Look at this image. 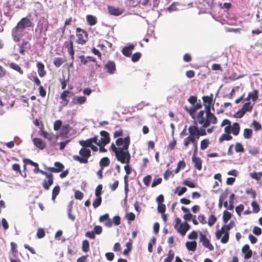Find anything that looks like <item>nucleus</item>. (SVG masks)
<instances>
[{"mask_svg":"<svg viewBox=\"0 0 262 262\" xmlns=\"http://www.w3.org/2000/svg\"><path fill=\"white\" fill-rule=\"evenodd\" d=\"M116 147L114 143L111 145V148L115 154L117 160L123 164H129L130 155L128 151L130 139L128 136L124 138H119L116 141Z\"/></svg>","mask_w":262,"mask_h":262,"instance_id":"obj_1","label":"nucleus"},{"mask_svg":"<svg viewBox=\"0 0 262 262\" xmlns=\"http://www.w3.org/2000/svg\"><path fill=\"white\" fill-rule=\"evenodd\" d=\"M32 26V22L27 17H24L12 30V35L15 41H18L24 35L25 29Z\"/></svg>","mask_w":262,"mask_h":262,"instance_id":"obj_2","label":"nucleus"},{"mask_svg":"<svg viewBox=\"0 0 262 262\" xmlns=\"http://www.w3.org/2000/svg\"><path fill=\"white\" fill-rule=\"evenodd\" d=\"M80 156L74 155L73 158L74 160L78 161L80 163L86 164L88 162V159L91 156V149L86 147H83L79 150Z\"/></svg>","mask_w":262,"mask_h":262,"instance_id":"obj_3","label":"nucleus"},{"mask_svg":"<svg viewBox=\"0 0 262 262\" xmlns=\"http://www.w3.org/2000/svg\"><path fill=\"white\" fill-rule=\"evenodd\" d=\"M77 42L78 44L84 45L88 39V33L80 28H76Z\"/></svg>","mask_w":262,"mask_h":262,"instance_id":"obj_4","label":"nucleus"},{"mask_svg":"<svg viewBox=\"0 0 262 262\" xmlns=\"http://www.w3.org/2000/svg\"><path fill=\"white\" fill-rule=\"evenodd\" d=\"M206 112V119L205 120V122L203 123L204 124V126L208 127L211 123L212 124H216L217 122V119L215 115L211 112V111H207Z\"/></svg>","mask_w":262,"mask_h":262,"instance_id":"obj_5","label":"nucleus"},{"mask_svg":"<svg viewBox=\"0 0 262 262\" xmlns=\"http://www.w3.org/2000/svg\"><path fill=\"white\" fill-rule=\"evenodd\" d=\"M234 223L231 221L228 224H225L221 229L218 230L215 234L216 238L218 239H220L224 232L227 231L229 232V230L233 227Z\"/></svg>","mask_w":262,"mask_h":262,"instance_id":"obj_6","label":"nucleus"},{"mask_svg":"<svg viewBox=\"0 0 262 262\" xmlns=\"http://www.w3.org/2000/svg\"><path fill=\"white\" fill-rule=\"evenodd\" d=\"M200 241L203 246L207 248L209 251H212L214 247L210 243L209 240L206 237V235L202 233H200Z\"/></svg>","mask_w":262,"mask_h":262,"instance_id":"obj_7","label":"nucleus"},{"mask_svg":"<svg viewBox=\"0 0 262 262\" xmlns=\"http://www.w3.org/2000/svg\"><path fill=\"white\" fill-rule=\"evenodd\" d=\"M97 137H94L86 140H80L79 141V143L82 146L90 148L93 143H95V144L97 143Z\"/></svg>","mask_w":262,"mask_h":262,"instance_id":"obj_8","label":"nucleus"},{"mask_svg":"<svg viewBox=\"0 0 262 262\" xmlns=\"http://www.w3.org/2000/svg\"><path fill=\"white\" fill-rule=\"evenodd\" d=\"M107 10L109 14L114 16H119L124 12L123 9L112 6H107Z\"/></svg>","mask_w":262,"mask_h":262,"instance_id":"obj_9","label":"nucleus"},{"mask_svg":"<svg viewBox=\"0 0 262 262\" xmlns=\"http://www.w3.org/2000/svg\"><path fill=\"white\" fill-rule=\"evenodd\" d=\"M188 133H191L192 137L195 142H198V140L200 137L201 136L198 132V126L196 125H191L188 127Z\"/></svg>","mask_w":262,"mask_h":262,"instance_id":"obj_10","label":"nucleus"},{"mask_svg":"<svg viewBox=\"0 0 262 262\" xmlns=\"http://www.w3.org/2000/svg\"><path fill=\"white\" fill-rule=\"evenodd\" d=\"M190 226L187 223L185 222L184 223L181 224L177 228H175L178 233H180L182 236H184L186 232L190 229Z\"/></svg>","mask_w":262,"mask_h":262,"instance_id":"obj_11","label":"nucleus"},{"mask_svg":"<svg viewBox=\"0 0 262 262\" xmlns=\"http://www.w3.org/2000/svg\"><path fill=\"white\" fill-rule=\"evenodd\" d=\"M212 94H211L210 96H204L203 97L205 111H211L210 108L212 103Z\"/></svg>","mask_w":262,"mask_h":262,"instance_id":"obj_12","label":"nucleus"},{"mask_svg":"<svg viewBox=\"0 0 262 262\" xmlns=\"http://www.w3.org/2000/svg\"><path fill=\"white\" fill-rule=\"evenodd\" d=\"M101 139L98 142H100L102 145H105L110 142L109 135L107 132L104 130L100 132Z\"/></svg>","mask_w":262,"mask_h":262,"instance_id":"obj_13","label":"nucleus"},{"mask_svg":"<svg viewBox=\"0 0 262 262\" xmlns=\"http://www.w3.org/2000/svg\"><path fill=\"white\" fill-rule=\"evenodd\" d=\"M104 69L110 74H113L116 71V64L114 61H109L104 66Z\"/></svg>","mask_w":262,"mask_h":262,"instance_id":"obj_14","label":"nucleus"},{"mask_svg":"<svg viewBox=\"0 0 262 262\" xmlns=\"http://www.w3.org/2000/svg\"><path fill=\"white\" fill-rule=\"evenodd\" d=\"M135 46L136 44H130L124 47L122 50L123 55L126 57H130L132 55V51L134 49Z\"/></svg>","mask_w":262,"mask_h":262,"instance_id":"obj_15","label":"nucleus"},{"mask_svg":"<svg viewBox=\"0 0 262 262\" xmlns=\"http://www.w3.org/2000/svg\"><path fill=\"white\" fill-rule=\"evenodd\" d=\"M54 165L55 166V167H47V168L50 171L53 172H58L61 171L64 168V166L61 163L58 162H56Z\"/></svg>","mask_w":262,"mask_h":262,"instance_id":"obj_16","label":"nucleus"},{"mask_svg":"<svg viewBox=\"0 0 262 262\" xmlns=\"http://www.w3.org/2000/svg\"><path fill=\"white\" fill-rule=\"evenodd\" d=\"M242 251L244 255V258L248 259L252 256V251L250 249L249 246L248 245H245L242 249Z\"/></svg>","mask_w":262,"mask_h":262,"instance_id":"obj_17","label":"nucleus"},{"mask_svg":"<svg viewBox=\"0 0 262 262\" xmlns=\"http://www.w3.org/2000/svg\"><path fill=\"white\" fill-rule=\"evenodd\" d=\"M202 107V104L200 101L199 103H196L195 105L191 106L190 109L187 108L186 107L185 109L189 113V114L193 117L192 115L195 113L196 111Z\"/></svg>","mask_w":262,"mask_h":262,"instance_id":"obj_18","label":"nucleus"},{"mask_svg":"<svg viewBox=\"0 0 262 262\" xmlns=\"http://www.w3.org/2000/svg\"><path fill=\"white\" fill-rule=\"evenodd\" d=\"M192 162L194 165V167L198 170L202 169V161L201 159L196 157L195 155H193L192 157Z\"/></svg>","mask_w":262,"mask_h":262,"instance_id":"obj_19","label":"nucleus"},{"mask_svg":"<svg viewBox=\"0 0 262 262\" xmlns=\"http://www.w3.org/2000/svg\"><path fill=\"white\" fill-rule=\"evenodd\" d=\"M34 145L40 149H43L45 148L46 145L45 142L39 138H34L33 140Z\"/></svg>","mask_w":262,"mask_h":262,"instance_id":"obj_20","label":"nucleus"},{"mask_svg":"<svg viewBox=\"0 0 262 262\" xmlns=\"http://www.w3.org/2000/svg\"><path fill=\"white\" fill-rule=\"evenodd\" d=\"M50 177L48 179V180H45L42 183V186L46 190L49 189L50 186L53 183V176H50Z\"/></svg>","mask_w":262,"mask_h":262,"instance_id":"obj_21","label":"nucleus"},{"mask_svg":"<svg viewBox=\"0 0 262 262\" xmlns=\"http://www.w3.org/2000/svg\"><path fill=\"white\" fill-rule=\"evenodd\" d=\"M86 98L85 96H75L73 98L72 102L74 104H83L86 101Z\"/></svg>","mask_w":262,"mask_h":262,"instance_id":"obj_22","label":"nucleus"},{"mask_svg":"<svg viewBox=\"0 0 262 262\" xmlns=\"http://www.w3.org/2000/svg\"><path fill=\"white\" fill-rule=\"evenodd\" d=\"M37 68L39 76L41 77H43L46 73V71L44 70V64L41 62H38L37 63Z\"/></svg>","mask_w":262,"mask_h":262,"instance_id":"obj_23","label":"nucleus"},{"mask_svg":"<svg viewBox=\"0 0 262 262\" xmlns=\"http://www.w3.org/2000/svg\"><path fill=\"white\" fill-rule=\"evenodd\" d=\"M189 135L188 136H187L186 138H185L183 140V144L185 147H188L189 144L190 143H192L193 142H194V140L193 138L192 137V136L191 135V133H189Z\"/></svg>","mask_w":262,"mask_h":262,"instance_id":"obj_24","label":"nucleus"},{"mask_svg":"<svg viewBox=\"0 0 262 262\" xmlns=\"http://www.w3.org/2000/svg\"><path fill=\"white\" fill-rule=\"evenodd\" d=\"M186 247L189 251H194L196 248V243L195 241L187 242Z\"/></svg>","mask_w":262,"mask_h":262,"instance_id":"obj_25","label":"nucleus"},{"mask_svg":"<svg viewBox=\"0 0 262 262\" xmlns=\"http://www.w3.org/2000/svg\"><path fill=\"white\" fill-rule=\"evenodd\" d=\"M205 111H201L197 114L196 119L199 124H203L205 122L206 117H204Z\"/></svg>","mask_w":262,"mask_h":262,"instance_id":"obj_26","label":"nucleus"},{"mask_svg":"<svg viewBox=\"0 0 262 262\" xmlns=\"http://www.w3.org/2000/svg\"><path fill=\"white\" fill-rule=\"evenodd\" d=\"M252 99L253 101H255L258 99V91L256 90L253 91L252 92L249 93L246 100Z\"/></svg>","mask_w":262,"mask_h":262,"instance_id":"obj_27","label":"nucleus"},{"mask_svg":"<svg viewBox=\"0 0 262 262\" xmlns=\"http://www.w3.org/2000/svg\"><path fill=\"white\" fill-rule=\"evenodd\" d=\"M86 18L88 24L90 26H94L97 23V18L93 15H88Z\"/></svg>","mask_w":262,"mask_h":262,"instance_id":"obj_28","label":"nucleus"},{"mask_svg":"<svg viewBox=\"0 0 262 262\" xmlns=\"http://www.w3.org/2000/svg\"><path fill=\"white\" fill-rule=\"evenodd\" d=\"M239 129L240 127L238 123H234L232 126H231L232 133L235 136H237V135H238Z\"/></svg>","mask_w":262,"mask_h":262,"instance_id":"obj_29","label":"nucleus"},{"mask_svg":"<svg viewBox=\"0 0 262 262\" xmlns=\"http://www.w3.org/2000/svg\"><path fill=\"white\" fill-rule=\"evenodd\" d=\"M110 163V161L107 157H104L102 158L99 162V164L102 169L104 168V167H106L109 165Z\"/></svg>","mask_w":262,"mask_h":262,"instance_id":"obj_30","label":"nucleus"},{"mask_svg":"<svg viewBox=\"0 0 262 262\" xmlns=\"http://www.w3.org/2000/svg\"><path fill=\"white\" fill-rule=\"evenodd\" d=\"M9 66L11 69L17 71L20 74H22L23 73V71L21 70V69L18 64L14 62H11L9 63Z\"/></svg>","mask_w":262,"mask_h":262,"instance_id":"obj_31","label":"nucleus"},{"mask_svg":"<svg viewBox=\"0 0 262 262\" xmlns=\"http://www.w3.org/2000/svg\"><path fill=\"white\" fill-rule=\"evenodd\" d=\"M60 192V187L57 185L54 187L52 190V200L54 201L56 197L58 195Z\"/></svg>","mask_w":262,"mask_h":262,"instance_id":"obj_32","label":"nucleus"},{"mask_svg":"<svg viewBox=\"0 0 262 262\" xmlns=\"http://www.w3.org/2000/svg\"><path fill=\"white\" fill-rule=\"evenodd\" d=\"M231 214L230 212L225 210L223 212V220L225 224H227L228 221L231 219Z\"/></svg>","mask_w":262,"mask_h":262,"instance_id":"obj_33","label":"nucleus"},{"mask_svg":"<svg viewBox=\"0 0 262 262\" xmlns=\"http://www.w3.org/2000/svg\"><path fill=\"white\" fill-rule=\"evenodd\" d=\"M252 130L251 129L245 128L244 130L243 136L245 139H250L252 136Z\"/></svg>","mask_w":262,"mask_h":262,"instance_id":"obj_34","label":"nucleus"},{"mask_svg":"<svg viewBox=\"0 0 262 262\" xmlns=\"http://www.w3.org/2000/svg\"><path fill=\"white\" fill-rule=\"evenodd\" d=\"M245 113L246 112H251L253 106L251 105L250 102L245 103L241 108Z\"/></svg>","mask_w":262,"mask_h":262,"instance_id":"obj_35","label":"nucleus"},{"mask_svg":"<svg viewBox=\"0 0 262 262\" xmlns=\"http://www.w3.org/2000/svg\"><path fill=\"white\" fill-rule=\"evenodd\" d=\"M187 191V188L185 187H181L178 186L176 188L175 193H177L178 195H182L184 193Z\"/></svg>","mask_w":262,"mask_h":262,"instance_id":"obj_36","label":"nucleus"},{"mask_svg":"<svg viewBox=\"0 0 262 262\" xmlns=\"http://www.w3.org/2000/svg\"><path fill=\"white\" fill-rule=\"evenodd\" d=\"M235 195L233 193H232L229 197V207L228 208V209L230 210H232L234 209V199Z\"/></svg>","mask_w":262,"mask_h":262,"instance_id":"obj_37","label":"nucleus"},{"mask_svg":"<svg viewBox=\"0 0 262 262\" xmlns=\"http://www.w3.org/2000/svg\"><path fill=\"white\" fill-rule=\"evenodd\" d=\"M102 202V199L101 196H96V199L94 201L93 203V206L94 208H97L98 207H99Z\"/></svg>","mask_w":262,"mask_h":262,"instance_id":"obj_38","label":"nucleus"},{"mask_svg":"<svg viewBox=\"0 0 262 262\" xmlns=\"http://www.w3.org/2000/svg\"><path fill=\"white\" fill-rule=\"evenodd\" d=\"M250 176L252 179L259 180L262 177V172H253L250 173Z\"/></svg>","mask_w":262,"mask_h":262,"instance_id":"obj_39","label":"nucleus"},{"mask_svg":"<svg viewBox=\"0 0 262 262\" xmlns=\"http://www.w3.org/2000/svg\"><path fill=\"white\" fill-rule=\"evenodd\" d=\"M248 152L250 154L255 156L259 153V150L255 147L249 146L248 147Z\"/></svg>","mask_w":262,"mask_h":262,"instance_id":"obj_40","label":"nucleus"},{"mask_svg":"<svg viewBox=\"0 0 262 262\" xmlns=\"http://www.w3.org/2000/svg\"><path fill=\"white\" fill-rule=\"evenodd\" d=\"M232 137L230 134H223L219 138V142H222L223 141H229L232 139Z\"/></svg>","mask_w":262,"mask_h":262,"instance_id":"obj_41","label":"nucleus"},{"mask_svg":"<svg viewBox=\"0 0 262 262\" xmlns=\"http://www.w3.org/2000/svg\"><path fill=\"white\" fill-rule=\"evenodd\" d=\"M174 254L173 252L170 250L168 251V256L164 259V262H171L174 257Z\"/></svg>","mask_w":262,"mask_h":262,"instance_id":"obj_42","label":"nucleus"},{"mask_svg":"<svg viewBox=\"0 0 262 262\" xmlns=\"http://www.w3.org/2000/svg\"><path fill=\"white\" fill-rule=\"evenodd\" d=\"M209 144V141L208 139H205L201 142V149L204 150L207 148Z\"/></svg>","mask_w":262,"mask_h":262,"instance_id":"obj_43","label":"nucleus"},{"mask_svg":"<svg viewBox=\"0 0 262 262\" xmlns=\"http://www.w3.org/2000/svg\"><path fill=\"white\" fill-rule=\"evenodd\" d=\"M89 246L90 244L88 241L85 239L82 242V250L83 252H87L89 251Z\"/></svg>","mask_w":262,"mask_h":262,"instance_id":"obj_44","label":"nucleus"},{"mask_svg":"<svg viewBox=\"0 0 262 262\" xmlns=\"http://www.w3.org/2000/svg\"><path fill=\"white\" fill-rule=\"evenodd\" d=\"M53 63L56 67H59L63 63V60L60 57H56L54 59Z\"/></svg>","mask_w":262,"mask_h":262,"instance_id":"obj_45","label":"nucleus"},{"mask_svg":"<svg viewBox=\"0 0 262 262\" xmlns=\"http://www.w3.org/2000/svg\"><path fill=\"white\" fill-rule=\"evenodd\" d=\"M156 242V239L155 237H152L150 239V242L148 244V250L151 253L152 251V246L154 244H155Z\"/></svg>","mask_w":262,"mask_h":262,"instance_id":"obj_46","label":"nucleus"},{"mask_svg":"<svg viewBox=\"0 0 262 262\" xmlns=\"http://www.w3.org/2000/svg\"><path fill=\"white\" fill-rule=\"evenodd\" d=\"M216 221V217L215 215L211 214L209 216L208 224L209 226H213Z\"/></svg>","mask_w":262,"mask_h":262,"instance_id":"obj_47","label":"nucleus"},{"mask_svg":"<svg viewBox=\"0 0 262 262\" xmlns=\"http://www.w3.org/2000/svg\"><path fill=\"white\" fill-rule=\"evenodd\" d=\"M235 150L237 152H242L244 151V148L241 143H236L235 145Z\"/></svg>","mask_w":262,"mask_h":262,"instance_id":"obj_48","label":"nucleus"},{"mask_svg":"<svg viewBox=\"0 0 262 262\" xmlns=\"http://www.w3.org/2000/svg\"><path fill=\"white\" fill-rule=\"evenodd\" d=\"M141 54L140 52L134 53L132 56V61L134 62L138 61L141 58Z\"/></svg>","mask_w":262,"mask_h":262,"instance_id":"obj_49","label":"nucleus"},{"mask_svg":"<svg viewBox=\"0 0 262 262\" xmlns=\"http://www.w3.org/2000/svg\"><path fill=\"white\" fill-rule=\"evenodd\" d=\"M69 94L68 91H64L60 95V98L62 99L64 101H66V104L68 103V100L66 99Z\"/></svg>","mask_w":262,"mask_h":262,"instance_id":"obj_50","label":"nucleus"},{"mask_svg":"<svg viewBox=\"0 0 262 262\" xmlns=\"http://www.w3.org/2000/svg\"><path fill=\"white\" fill-rule=\"evenodd\" d=\"M251 206L253 208V211L254 213H257L259 211V207L256 202L253 201L251 203Z\"/></svg>","mask_w":262,"mask_h":262,"instance_id":"obj_51","label":"nucleus"},{"mask_svg":"<svg viewBox=\"0 0 262 262\" xmlns=\"http://www.w3.org/2000/svg\"><path fill=\"white\" fill-rule=\"evenodd\" d=\"M223 234H224V236L221 238V241L223 244H226L228 242L229 240V232L225 231Z\"/></svg>","mask_w":262,"mask_h":262,"instance_id":"obj_52","label":"nucleus"},{"mask_svg":"<svg viewBox=\"0 0 262 262\" xmlns=\"http://www.w3.org/2000/svg\"><path fill=\"white\" fill-rule=\"evenodd\" d=\"M185 166V163L184 161L182 160L179 162L177 167L175 169V173H178L180 171L181 167L184 168Z\"/></svg>","mask_w":262,"mask_h":262,"instance_id":"obj_53","label":"nucleus"},{"mask_svg":"<svg viewBox=\"0 0 262 262\" xmlns=\"http://www.w3.org/2000/svg\"><path fill=\"white\" fill-rule=\"evenodd\" d=\"M201 125H202V126L201 127H200V128H198V132H199V134L201 136H205L206 135L207 133H206V130H205V128L207 127H205L204 126V124H201Z\"/></svg>","mask_w":262,"mask_h":262,"instance_id":"obj_54","label":"nucleus"},{"mask_svg":"<svg viewBox=\"0 0 262 262\" xmlns=\"http://www.w3.org/2000/svg\"><path fill=\"white\" fill-rule=\"evenodd\" d=\"M162 180V178H155L154 179L153 182H152L151 186L152 187H156L157 185H159V184L161 183Z\"/></svg>","mask_w":262,"mask_h":262,"instance_id":"obj_55","label":"nucleus"},{"mask_svg":"<svg viewBox=\"0 0 262 262\" xmlns=\"http://www.w3.org/2000/svg\"><path fill=\"white\" fill-rule=\"evenodd\" d=\"M244 209V206L243 204H240L235 207V211L239 216L241 215V212L243 211Z\"/></svg>","mask_w":262,"mask_h":262,"instance_id":"obj_56","label":"nucleus"},{"mask_svg":"<svg viewBox=\"0 0 262 262\" xmlns=\"http://www.w3.org/2000/svg\"><path fill=\"white\" fill-rule=\"evenodd\" d=\"M158 211L161 213H164L165 211L166 207L164 204H159L158 205Z\"/></svg>","mask_w":262,"mask_h":262,"instance_id":"obj_57","label":"nucleus"},{"mask_svg":"<svg viewBox=\"0 0 262 262\" xmlns=\"http://www.w3.org/2000/svg\"><path fill=\"white\" fill-rule=\"evenodd\" d=\"M93 231L95 234H100L102 233V228L100 226L97 225L94 227Z\"/></svg>","mask_w":262,"mask_h":262,"instance_id":"obj_58","label":"nucleus"},{"mask_svg":"<svg viewBox=\"0 0 262 262\" xmlns=\"http://www.w3.org/2000/svg\"><path fill=\"white\" fill-rule=\"evenodd\" d=\"M102 189V185H101V184L98 185L95 190L96 196H101Z\"/></svg>","mask_w":262,"mask_h":262,"instance_id":"obj_59","label":"nucleus"},{"mask_svg":"<svg viewBox=\"0 0 262 262\" xmlns=\"http://www.w3.org/2000/svg\"><path fill=\"white\" fill-rule=\"evenodd\" d=\"M183 184L190 188H194L195 187V184L192 181H189V180H185L184 181Z\"/></svg>","mask_w":262,"mask_h":262,"instance_id":"obj_60","label":"nucleus"},{"mask_svg":"<svg viewBox=\"0 0 262 262\" xmlns=\"http://www.w3.org/2000/svg\"><path fill=\"white\" fill-rule=\"evenodd\" d=\"M262 231L261 228L255 226L253 229V233L256 235H260L261 234Z\"/></svg>","mask_w":262,"mask_h":262,"instance_id":"obj_61","label":"nucleus"},{"mask_svg":"<svg viewBox=\"0 0 262 262\" xmlns=\"http://www.w3.org/2000/svg\"><path fill=\"white\" fill-rule=\"evenodd\" d=\"M151 180V177L150 175H147L143 179L144 184L146 186H148Z\"/></svg>","mask_w":262,"mask_h":262,"instance_id":"obj_62","label":"nucleus"},{"mask_svg":"<svg viewBox=\"0 0 262 262\" xmlns=\"http://www.w3.org/2000/svg\"><path fill=\"white\" fill-rule=\"evenodd\" d=\"M245 113V112L241 108L235 114L234 117L237 118H241Z\"/></svg>","mask_w":262,"mask_h":262,"instance_id":"obj_63","label":"nucleus"},{"mask_svg":"<svg viewBox=\"0 0 262 262\" xmlns=\"http://www.w3.org/2000/svg\"><path fill=\"white\" fill-rule=\"evenodd\" d=\"M75 197L77 200H82L83 197V194L79 190H77L75 193Z\"/></svg>","mask_w":262,"mask_h":262,"instance_id":"obj_64","label":"nucleus"}]
</instances>
